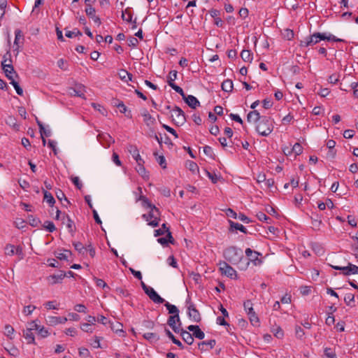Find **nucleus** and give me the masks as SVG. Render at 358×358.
I'll list each match as a JSON object with an SVG mask.
<instances>
[{
    "mask_svg": "<svg viewBox=\"0 0 358 358\" xmlns=\"http://www.w3.org/2000/svg\"><path fill=\"white\" fill-rule=\"evenodd\" d=\"M28 324L29 326L34 327V330L37 331L38 336L41 338H46L49 336L48 329H45L43 326L38 324L37 320L31 321Z\"/></svg>",
    "mask_w": 358,
    "mask_h": 358,
    "instance_id": "10",
    "label": "nucleus"
},
{
    "mask_svg": "<svg viewBox=\"0 0 358 358\" xmlns=\"http://www.w3.org/2000/svg\"><path fill=\"white\" fill-rule=\"evenodd\" d=\"M118 76H119L120 78L124 82H128L129 80H131L132 74L129 73L128 71H127L124 69H121L118 72Z\"/></svg>",
    "mask_w": 358,
    "mask_h": 358,
    "instance_id": "33",
    "label": "nucleus"
},
{
    "mask_svg": "<svg viewBox=\"0 0 358 358\" xmlns=\"http://www.w3.org/2000/svg\"><path fill=\"white\" fill-rule=\"evenodd\" d=\"M2 69L5 73L6 76L10 80H12L13 78V74H16V72L14 70V67L12 64H4V62H1Z\"/></svg>",
    "mask_w": 358,
    "mask_h": 358,
    "instance_id": "14",
    "label": "nucleus"
},
{
    "mask_svg": "<svg viewBox=\"0 0 358 358\" xmlns=\"http://www.w3.org/2000/svg\"><path fill=\"white\" fill-rule=\"evenodd\" d=\"M203 152L205 155L210 158H213L214 154L211 147L206 145L203 147Z\"/></svg>",
    "mask_w": 358,
    "mask_h": 358,
    "instance_id": "58",
    "label": "nucleus"
},
{
    "mask_svg": "<svg viewBox=\"0 0 358 358\" xmlns=\"http://www.w3.org/2000/svg\"><path fill=\"white\" fill-rule=\"evenodd\" d=\"M186 306L189 318L194 322H199L201 320V314L189 298L186 300Z\"/></svg>",
    "mask_w": 358,
    "mask_h": 358,
    "instance_id": "4",
    "label": "nucleus"
},
{
    "mask_svg": "<svg viewBox=\"0 0 358 358\" xmlns=\"http://www.w3.org/2000/svg\"><path fill=\"white\" fill-rule=\"evenodd\" d=\"M15 254L18 256L19 259H22L24 258V253L22 248L20 245L15 247Z\"/></svg>",
    "mask_w": 358,
    "mask_h": 358,
    "instance_id": "60",
    "label": "nucleus"
},
{
    "mask_svg": "<svg viewBox=\"0 0 358 358\" xmlns=\"http://www.w3.org/2000/svg\"><path fill=\"white\" fill-rule=\"evenodd\" d=\"M71 181L78 189H80L83 187V184L78 176L71 178Z\"/></svg>",
    "mask_w": 358,
    "mask_h": 358,
    "instance_id": "62",
    "label": "nucleus"
},
{
    "mask_svg": "<svg viewBox=\"0 0 358 358\" xmlns=\"http://www.w3.org/2000/svg\"><path fill=\"white\" fill-rule=\"evenodd\" d=\"M169 86L172 89H173L176 92H178L182 98H185V94L184 93L183 90L180 87L176 85L175 83L171 84V85Z\"/></svg>",
    "mask_w": 358,
    "mask_h": 358,
    "instance_id": "53",
    "label": "nucleus"
},
{
    "mask_svg": "<svg viewBox=\"0 0 358 358\" xmlns=\"http://www.w3.org/2000/svg\"><path fill=\"white\" fill-rule=\"evenodd\" d=\"M142 116L143 117L144 122L148 127H151L155 124V118L152 117L146 109L142 113Z\"/></svg>",
    "mask_w": 358,
    "mask_h": 358,
    "instance_id": "19",
    "label": "nucleus"
},
{
    "mask_svg": "<svg viewBox=\"0 0 358 358\" xmlns=\"http://www.w3.org/2000/svg\"><path fill=\"white\" fill-rule=\"evenodd\" d=\"M73 245L76 250L80 254L84 255L87 252V248L85 247L80 242H73Z\"/></svg>",
    "mask_w": 358,
    "mask_h": 358,
    "instance_id": "38",
    "label": "nucleus"
},
{
    "mask_svg": "<svg viewBox=\"0 0 358 358\" xmlns=\"http://www.w3.org/2000/svg\"><path fill=\"white\" fill-rule=\"evenodd\" d=\"M171 117L176 126H182L186 122V117L183 110L178 106H175L172 110Z\"/></svg>",
    "mask_w": 358,
    "mask_h": 358,
    "instance_id": "5",
    "label": "nucleus"
},
{
    "mask_svg": "<svg viewBox=\"0 0 358 358\" xmlns=\"http://www.w3.org/2000/svg\"><path fill=\"white\" fill-rule=\"evenodd\" d=\"M155 326L154 322L151 320H144L142 323V327L145 329H152Z\"/></svg>",
    "mask_w": 358,
    "mask_h": 358,
    "instance_id": "59",
    "label": "nucleus"
},
{
    "mask_svg": "<svg viewBox=\"0 0 358 358\" xmlns=\"http://www.w3.org/2000/svg\"><path fill=\"white\" fill-rule=\"evenodd\" d=\"M72 92H71V94L85 98V86L82 84H76L75 88L71 89Z\"/></svg>",
    "mask_w": 358,
    "mask_h": 358,
    "instance_id": "22",
    "label": "nucleus"
},
{
    "mask_svg": "<svg viewBox=\"0 0 358 358\" xmlns=\"http://www.w3.org/2000/svg\"><path fill=\"white\" fill-rule=\"evenodd\" d=\"M230 224V230L233 231L234 229L239 230L244 234H248V231L246 228L241 224L238 222H234L231 220H229Z\"/></svg>",
    "mask_w": 358,
    "mask_h": 358,
    "instance_id": "28",
    "label": "nucleus"
},
{
    "mask_svg": "<svg viewBox=\"0 0 358 358\" xmlns=\"http://www.w3.org/2000/svg\"><path fill=\"white\" fill-rule=\"evenodd\" d=\"M74 310L78 313H84L87 312V308L83 304H77L74 306Z\"/></svg>",
    "mask_w": 358,
    "mask_h": 358,
    "instance_id": "63",
    "label": "nucleus"
},
{
    "mask_svg": "<svg viewBox=\"0 0 358 358\" xmlns=\"http://www.w3.org/2000/svg\"><path fill=\"white\" fill-rule=\"evenodd\" d=\"M64 217L66 218V226L69 230V231L73 234L75 231V224L74 222L71 220L70 217L68 215L64 214Z\"/></svg>",
    "mask_w": 358,
    "mask_h": 358,
    "instance_id": "35",
    "label": "nucleus"
},
{
    "mask_svg": "<svg viewBox=\"0 0 358 358\" xmlns=\"http://www.w3.org/2000/svg\"><path fill=\"white\" fill-rule=\"evenodd\" d=\"M79 355L83 358H87L90 355V351L85 348H79Z\"/></svg>",
    "mask_w": 358,
    "mask_h": 358,
    "instance_id": "56",
    "label": "nucleus"
},
{
    "mask_svg": "<svg viewBox=\"0 0 358 358\" xmlns=\"http://www.w3.org/2000/svg\"><path fill=\"white\" fill-rule=\"evenodd\" d=\"M273 129V125L271 120V118L266 116H262L260 121L256 124L257 132L262 136H268Z\"/></svg>",
    "mask_w": 358,
    "mask_h": 358,
    "instance_id": "2",
    "label": "nucleus"
},
{
    "mask_svg": "<svg viewBox=\"0 0 358 358\" xmlns=\"http://www.w3.org/2000/svg\"><path fill=\"white\" fill-rule=\"evenodd\" d=\"M164 306L169 310V313L172 315H179V310L175 305H172L169 302H166Z\"/></svg>",
    "mask_w": 358,
    "mask_h": 358,
    "instance_id": "37",
    "label": "nucleus"
},
{
    "mask_svg": "<svg viewBox=\"0 0 358 358\" xmlns=\"http://www.w3.org/2000/svg\"><path fill=\"white\" fill-rule=\"evenodd\" d=\"M64 277H66L65 272L59 271V273L50 275L49 278L53 280L52 284H56L61 282V281L64 279Z\"/></svg>",
    "mask_w": 358,
    "mask_h": 358,
    "instance_id": "29",
    "label": "nucleus"
},
{
    "mask_svg": "<svg viewBox=\"0 0 358 358\" xmlns=\"http://www.w3.org/2000/svg\"><path fill=\"white\" fill-rule=\"evenodd\" d=\"M177 75H178V72L175 70L171 71L169 72V74L168 76V80H167V83H168L169 85H171V84H174L175 80L177 79Z\"/></svg>",
    "mask_w": 358,
    "mask_h": 358,
    "instance_id": "42",
    "label": "nucleus"
},
{
    "mask_svg": "<svg viewBox=\"0 0 358 358\" xmlns=\"http://www.w3.org/2000/svg\"><path fill=\"white\" fill-rule=\"evenodd\" d=\"M355 301V296L352 293L346 294L344 297V301L348 306H351V303Z\"/></svg>",
    "mask_w": 358,
    "mask_h": 358,
    "instance_id": "50",
    "label": "nucleus"
},
{
    "mask_svg": "<svg viewBox=\"0 0 358 358\" xmlns=\"http://www.w3.org/2000/svg\"><path fill=\"white\" fill-rule=\"evenodd\" d=\"M128 45L131 48H136L138 45V41L136 38L131 36L128 38Z\"/></svg>",
    "mask_w": 358,
    "mask_h": 358,
    "instance_id": "57",
    "label": "nucleus"
},
{
    "mask_svg": "<svg viewBox=\"0 0 358 358\" xmlns=\"http://www.w3.org/2000/svg\"><path fill=\"white\" fill-rule=\"evenodd\" d=\"M43 227L45 228L49 232H53L56 229L54 223L51 221H45L44 222Z\"/></svg>",
    "mask_w": 358,
    "mask_h": 358,
    "instance_id": "48",
    "label": "nucleus"
},
{
    "mask_svg": "<svg viewBox=\"0 0 358 358\" xmlns=\"http://www.w3.org/2000/svg\"><path fill=\"white\" fill-rule=\"evenodd\" d=\"M185 103L192 108H196L200 106V102L193 95H185V98H182Z\"/></svg>",
    "mask_w": 358,
    "mask_h": 358,
    "instance_id": "20",
    "label": "nucleus"
},
{
    "mask_svg": "<svg viewBox=\"0 0 358 358\" xmlns=\"http://www.w3.org/2000/svg\"><path fill=\"white\" fill-rule=\"evenodd\" d=\"M154 155L157 157L156 159L162 168L165 169L166 167V159L163 155L157 156V153L155 152Z\"/></svg>",
    "mask_w": 358,
    "mask_h": 358,
    "instance_id": "47",
    "label": "nucleus"
},
{
    "mask_svg": "<svg viewBox=\"0 0 358 358\" xmlns=\"http://www.w3.org/2000/svg\"><path fill=\"white\" fill-rule=\"evenodd\" d=\"M324 355L327 358H337L335 353H334L331 348H326L324 349Z\"/></svg>",
    "mask_w": 358,
    "mask_h": 358,
    "instance_id": "64",
    "label": "nucleus"
},
{
    "mask_svg": "<svg viewBox=\"0 0 358 358\" xmlns=\"http://www.w3.org/2000/svg\"><path fill=\"white\" fill-rule=\"evenodd\" d=\"M320 37L319 32L314 33L313 35L306 37L304 40L301 41L300 45L303 47H308L319 43Z\"/></svg>",
    "mask_w": 358,
    "mask_h": 358,
    "instance_id": "9",
    "label": "nucleus"
},
{
    "mask_svg": "<svg viewBox=\"0 0 358 358\" xmlns=\"http://www.w3.org/2000/svg\"><path fill=\"white\" fill-rule=\"evenodd\" d=\"M222 90L229 92L233 90V83L231 80L227 79L222 83Z\"/></svg>",
    "mask_w": 358,
    "mask_h": 358,
    "instance_id": "36",
    "label": "nucleus"
},
{
    "mask_svg": "<svg viewBox=\"0 0 358 358\" xmlns=\"http://www.w3.org/2000/svg\"><path fill=\"white\" fill-rule=\"evenodd\" d=\"M260 255H261V254L259 252H258V255L251 256V257H248V259L244 257V259L243 261L245 262L246 266L243 268L245 269L247 268V266H248L250 262H252L255 266L260 265L262 263V260L260 258H259V256H260Z\"/></svg>",
    "mask_w": 358,
    "mask_h": 358,
    "instance_id": "21",
    "label": "nucleus"
},
{
    "mask_svg": "<svg viewBox=\"0 0 358 358\" xmlns=\"http://www.w3.org/2000/svg\"><path fill=\"white\" fill-rule=\"evenodd\" d=\"M144 163L137 162V167L136 168L137 172L143 178L148 177L145 168L143 166Z\"/></svg>",
    "mask_w": 358,
    "mask_h": 358,
    "instance_id": "39",
    "label": "nucleus"
},
{
    "mask_svg": "<svg viewBox=\"0 0 358 358\" xmlns=\"http://www.w3.org/2000/svg\"><path fill=\"white\" fill-rule=\"evenodd\" d=\"M262 117L260 115L259 113L256 110L250 111L247 115V120L249 122H255L257 124V122L260 121Z\"/></svg>",
    "mask_w": 358,
    "mask_h": 358,
    "instance_id": "23",
    "label": "nucleus"
},
{
    "mask_svg": "<svg viewBox=\"0 0 358 358\" xmlns=\"http://www.w3.org/2000/svg\"><path fill=\"white\" fill-rule=\"evenodd\" d=\"M241 57L244 62H252L253 59L252 53L249 50H243L241 52Z\"/></svg>",
    "mask_w": 358,
    "mask_h": 358,
    "instance_id": "31",
    "label": "nucleus"
},
{
    "mask_svg": "<svg viewBox=\"0 0 358 358\" xmlns=\"http://www.w3.org/2000/svg\"><path fill=\"white\" fill-rule=\"evenodd\" d=\"M114 104L117 108L120 109V113H124L126 117L131 118L132 115L131 110H127V106L122 101H117V102H115Z\"/></svg>",
    "mask_w": 358,
    "mask_h": 358,
    "instance_id": "25",
    "label": "nucleus"
},
{
    "mask_svg": "<svg viewBox=\"0 0 358 358\" xmlns=\"http://www.w3.org/2000/svg\"><path fill=\"white\" fill-rule=\"evenodd\" d=\"M220 270L222 274L231 278H235L237 276L236 271L226 262L220 264Z\"/></svg>",
    "mask_w": 358,
    "mask_h": 358,
    "instance_id": "8",
    "label": "nucleus"
},
{
    "mask_svg": "<svg viewBox=\"0 0 358 358\" xmlns=\"http://www.w3.org/2000/svg\"><path fill=\"white\" fill-rule=\"evenodd\" d=\"M33 330H34V327L29 326L23 331V336L27 340L28 344H36L34 335L32 332Z\"/></svg>",
    "mask_w": 358,
    "mask_h": 358,
    "instance_id": "15",
    "label": "nucleus"
},
{
    "mask_svg": "<svg viewBox=\"0 0 358 358\" xmlns=\"http://www.w3.org/2000/svg\"><path fill=\"white\" fill-rule=\"evenodd\" d=\"M28 221L31 226L32 227H38L41 224V220L34 217V215H28Z\"/></svg>",
    "mask_w": 358,
    "mask_h": 358,
    "instance_id": "41",
    "label": "nucleus"
},
{
    "mask_svg": "<svg viewBox=\"0 0 358 358\" xmlns=\"http://www.w3.org/2000/svg\"><path fill=\"white\" fill-rule=\"evenodd\" d=\"M319 37H320V41H322V40H327L328 41H335V42H342L343 41V39H341V38H336L335 36L329 34V35H327L326 33H320L319 32Z\"/></svg>",
    "mask_w": 358,
    "mask_h": 358,
    "instance_id": "27",
    "label": "nucleus"
},
{
    "mask_svg": "<svg viewBox=\"0 0 358 358\" xmlns=\"http://www.w3.org/2000/svg\"><path fill=\"white\" fill-rule=\"evenodd\" d=\"M97 140L104 146L109 147L110 143H114L113 138L106 133H101L97 136Z\"/></svg>",
    "mask_w": 358,
    "mask_h": 358,
    "instance_id": "11",
    "label": "nucleus"
},
{
    "mask_svg": "<svg viewBox=\"0 0 358 358\" xmlns=\"http://www.w3.org/2000/svg\"><path fill=\"white\" fill-rule=\"evenodd\" d=\"M182 340L188 345H192L194 343L193 335L184 330L182 329H180L179 331Z\"/></svg>",
    "mask_w": 358,
    "mask_h": 358,
    "instance_id": "24",
    "label": "nucleus"
},
{
    "mask_svg": "<svg viewBox=\"0 0 358 358\" xmlns=\"http://www.w3.org/2000/svg\"><path fill=\"white\" fill-rule=\"evenodd\" d=\"M15 37L14 44L15 45H17L20 39H22L23 38V34H22V31L20 29H17L15 31Z\"/></svg>",
    "mask_w": 358,
    "mask_h": 358,
    "instance_id": "55",
    "label": "nucleus"
},
{
    "mask_svg": "<svg viewBox=\"0 0 358 358\" xmlns=\"http://www.w3.org/2000/svg\"><path fill=\"white\" fill-rule=\"evenodd\" d=\"M257 217L258 218L259 220L266 222L267 223H269V221L271 220V219L268 216H267L265 213L262 212H259L257 214Z\"/></svg>",
    "mask_w": 358,
    "mask_h": 358,
    "instance_id": "49",
    "label": "nucleus"
},
{
    "mask_svg": "<svg viewBox=\"0 0 358 358\" xmlns=\"http://www.w3.org/2000/svg\"><path fill=\"white\" fill-rule=\"evenodd\" d=\"M150 209V213L148 215L144 214L143 217L145 219L146 221H149V225L156 227L159 225V216L160 215L159 210L156 206H153Z\"/></svg>",
    "mask_w": 358,
    "mask_h": 358,
    "instance_id": "3",
    "label": "nucleus"
},
{
    "mask_svg": "<svg viewBox=\"0 0 358 358\" xmlns=\"http://www.w3.org/2000/svg\"><path fill=\"white\" fill-rule=\"evenodd\" d=\"M283 35L287 40H292L294 38V34L292 30L287 29L285 30Z\"/></svg>",
    "mask_w": 358,
    "mask_h": 358,
    "instance_id": "61",
    "label": "nucleus"
},
{
    "mask_svg": "<svg viewBox=\"0 0 358 358\" xmlns=\"http://www.w3.org/2000/svg\"><path fill=\"white\" fill-rule=\"evenodd\" d=\"M247 314L248 315L249 320L252 325L255 327H259V319L256 314V313L254 311V309L252 310L249 311L248 310Z\"/></svg>",
    "mask_w": 358,
    "mask_h": 358,
    "instance_id": "26",
    "label": "nucleus"
},
{
    "mask_svg": "<svg viewBox=\"0 0 358 358\" xmlns=\"http://www.w3.org/2000/svg\"><path fill=\"white\" fill-rule=\"evenodd\" d=\"M138 200H140L142 201V203H143V206L144 207H146V208H150L153 206H155L154 205H152L150 201L148 200V198H146L145 196H143V195H141L139 196V198L138 199Z\"/></svg>",
    "mask_w": 358,
    "mask_h": 358,
    "instance_id": "46",
    "label": "nucleus"
},
{
    "mask_svg": "<svg viewBox=\"0 0 358 358\" xmlns=\"http://www.w3.org/2000/svg\"><path fill=\"white\" fill-rule=\"evenodd\" d=\"M5 253L7 255H15V246L11 244H8L5 247Z\"/></svg>",
    "mask_w": 358,
    "mask_h": 358,
    "instance_id": "52",
    "label": "nucleus"
},
{
    "mask_svg": "<svg viewBox=\"0 0 358 358\" xmlns=\"http://www.w3.org/2000/svg\"><path fill=\"white\" fill-rule=\"evenodd\" d=\"M224 258L233 264H237L244 259L241 249L234 246L227 248L224 252Z\"/></svg>",
    "mask_w": 358,
    "mask_h": 358,
    "instance_id": "1",
    "label": "nucleus"
},
{
    "mask_svg": "<svg viewBox=\"0 0 358 358\" xmlns=\"http://www.w3.org/2000/svg\"><path fill=\"white\" fill-rule=\"evenodd\" d=\"M145 294L155 303H163L165 301L152 287H150Z\"/></svg>",
    "mask_w": 358,
    "mask_h": 358,
    "instance_id": "12",
    "label": "nucleus"
},
{
    "mask_svg": "<svg viewBox=\"0 0 358 358\" xmlns=\"http://www.w3.org/2000/svg\"><path fill=\"white\" fill-rule=\"evenodd\" d=\"M65 35L68 38H72L76 36H82V32L78 29H75L73 31H67Z\"/></svg>",
    "mask_w": 358,
    "mask_h": 358,
    "instance_id": "51",
    "label": "nucleus"
},
{
    "mask_svg": "<svg viewBox=\"0 0 358 358\" xmlns=\"http://www.w3.org/2000/svg\"><path fill=\"white\" fill-rule=\"evenodd\" d=\"M6 5L7 2L6 0H0V19H1L5 14Z\"/></svg>",
    "mask_w": 358,
    "mask_h": 358,
    "instance_id": "54",
    "label": "nucleus"
},
{
    "mask_svg": "<svg viewBox=\"0 0 358 358\" xmlns=\"http://www.w3.org/2000/svg\"><path fill=\"white\" fill-rule=\"evenodd\" d=\"M215 345L216 341L215 339H211L199 343L198 344V347L201 351H206L213 349Z\"/></svg>",
    "mask_w": 358,
    "mask_h": 358,
    "instance_id": "16",
    "label": "nucleus"
},
{
    "mask_svg": "<svg viewBox=\"0 0 358 358\" xmlns=\"http://www.w3.org/2000/svg\"><path fill=\"white\" fill-rule=\"evenodd\" d=\"M85 13L86 15L91 18L97 26H99L101 24V19L99 17L95 15L96 10L93 7L85 8Z\"/></svg>",
    "mask_w": 358,
    "mask_h": 358,
    "instance_id": "17",
    "label": "nucleus"
},
{
    "mask_svg": "<svg viewBox=\"0 0 358 358\" xmlns=\"http://www.w3.org/2000/svg\"><path fill=\"white\" fill-rule=\"evenodd\" d=\"M43 192L44 194L43 200L46 201L50 206H53L54 203H55V199H54L52 194L45 189H43Z\"/></svg>",
    "mask_w": 358,
    "mask_h": 358,
    "instance_id": "32",
    "label": "nucleus"
},
{
    "mask_svg": "<svg viewBox=\"0 0 358 358\" xmlns=\"http://www.w3.org/2000/svg\"><path fill=\"white\" fill-rule=\"evenodd\" d=\"M165 333L174 344L178 345L180 349L184 348L182 343L178 339H177L169 329H165Z\"/></svg>",
    "mask_w": 358,
    "mask_h": 358,
    "instance_id": "30",
    "label": "nucleus"
},
{
    "mask_svg": "<svg viewBox=\"0 0 358 358\" xmlns=\"http://www.w3.org/2000/svg\"><path fill=\"white\" fill-rule=\"evenodd\" d=\"M143 338L149 341L150 343L156 342L159 340V336L155 333L148 332L144 333L143 335Z\"/></svg>",
    "mask_w": 358,
    "mask_h": 358,
    "instance_id": "34",
    "label": "nucleus"
},
{
    "mask_svg": "<svg viewBox=\"0 0 358 358\" xmlns=\"http://www.w3.org/2000/svg\"><path fill=\"white\" fill-rule=\"evenodd\" d=\"M122 18L123 20L127 21L128 22H131L132 20V14L129 10L128 8H127L122 13Z\"/></svg>",
    "mask_w": 358,
    "mask_h": 358,
    "instance_id": "43",
    "label": "nucleus"
},
{
    "mask_svg": "<svg viewBox=\"0 0 358 358\" xmlns=\"http://www.w3.org/2000/svg\"><path fill=\"white\" fill-rule=\"evenodd\" d=\"M128 151L131 155L135 161L139 163H145L144 160L141 158L137 147L134 145H129Z\"/></svg>",
    "mask_w": 358,
    "mask_h": 358,
    "instance_id": "13",
    "label": "nucleus"
},
{
    "mask_svg": "<svg viewBox=\"0 0 358 358\" xmlns=\"http://www.w3.org/2000/svg\"><path fill=\"white\" fill-rule=\"evenodd\" d=\"M10 83L14 87L18 95L22 96L23 94V90L17 82H16L14 79H12Z\"/></svg>",
    "mask_w": 358,
    "mask_h": 358,
    "instance_id": "45",
    "label": "nucleus"
},
{
    "mask_svg": "<svg viewBox=\"0 0 358 358\" xmlns=\"http://www.w3.org/2000/svg\"><path fill=\"white\" fill-rule=\"evenodd\" d=\"M69 255H71V252L68 250H64V252H58L56 255V257L60 260H68Z\"/></svg>",
    "mask_w": 358,
    "mask_h": 358,
    "instance_id": "40",
    "label": "nucleus"
},
{
    "mask_svg": "<svg viewBox=\"0 0 358 358\" xmlns=\"http://www.w3.org/2000/svg\"><path fill=\"white\" fill-rule=\"evenodd\" d=\"M331 268L335 270L342 271L343 274L344 275H350L351 274H358V266L352 264L351 263H348V265L346 266H334L330 265Z\"/></svg>",
    "mask_w": 358,
    "mask_h": 358,
    "instance_id": "6",
    "label": "nucleus"
},
{
    "mask_svg": "<svg viewBox=\"0 0 358 358\" xmlns=\"http://www.w3.org/2000/svg\"><path fill=\"white\" fill-rule=\"evenodd\" d=\"M167 324L174 332L179 333L180 329V326L181 325L179 315H171L168 319Z\"/></svg>",
    "mask_w": 358,
    "mask_h": 358,
    "instance_id": "7",
    "label": "nucleus"
},
{
    "mask_svg": "<svg viewBox=\"0 0 358 358\" xmlns=\"http://www.w3.org/2000/svg\"><path fill=\"white\" fill-rule=\"evenodd\" d=\"M66 321L67 318L65 317L48 316L46 319L47 324L51 326H55L58 324H64Z\"/></svg>",
    "mask_w": 358,
    "mask_h": 358,
    "instance_id": "18",
    "label": "nucleus"
},
{
    "mask_svg": "<svg viewBox=\"0 0 358 358\" xmlns=\"http://www.w3.org/2000/svg\"><path fill=\"white\" fill-rule=\"evenodd\" d=\"M291 152H294L296 155H299L303 152V148L300 143H296L293 145Z\"/></svg>",
    "mask_w": 358,
    "mask_h": 358,
    "instance_id": "44",
    "label": "nucleus"
}]
</instances>
